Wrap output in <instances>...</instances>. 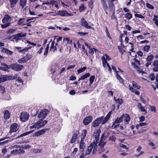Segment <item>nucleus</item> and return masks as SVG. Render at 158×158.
I'll use <instances>...</instances> for the list:
<instances>
[{
  "label": "nucleus",
  "instance_id": "1",
  "mask_svg": "<svg viewBox=\"0 0 158 158\" xmlns=\"http://www.w3.org/2000/svg\"><path fill=\"white\" fill-rule=\"evenodd\" d=\"M97 145L94 144V143H91L88 148L85 154V156L89 154L91 152L92 150L93 149V153H95L97 152Z\"/></svg>",
  "mask_w": 158,
  "mask_h": 158
},
{
  "label": "nucleus",
  "instance_id": "2",
  "mask_svg": "<svg viewBox=\"0 0 158 158\" xmlns=\"http://www.w3.org/2000/svg\"><path fill=\"white\" fill-rule=\"evenodd\" d=\"M10 67L11 69L19 71L23 69L24 68V66L17 63H14L10 65Z\"/></svg>",
  "mask_w": 158,
  "mask_h": 158
},
{
  "label": "nucleus",
  "instance_id": "3",
  "mask_svg": "<svg viewBox=\"0 0 158 158\" xmlns=\"http://www.w3.org/2000/svg\"><path fill=\"white\" fill-rule=\"evenodd\" d=\"M33 131V130L31 131H29L26 132L25 133H23L21 134L19 136L16 138H15V137L14 138L13 137H11V138H9L10 139L6 140L4 141L5 143H8V142H10L11 141H12L14 139H17V138H19V137L25 136L29 134L32 133Z\"/></svg>",
  "mask_w": 158,
  "mask_h": 158
},
{
  "label": "nucleus",
  "instance_id": "4",
  "mask_svg": "<svg viewBox=\"0 0 158 158\" xmlns=\"http://www.w3.org/2000/svg\"><path fill=\"white\" fill-rule=\"evenodd\" d=\"M49 113V111L46 109L41 110L38 115L39 118H44Z\"/></svg>",
  "mask_w": 158,
  "mask_h": 158
},
{
  "label": "nucleus",
  "instance_id": "5",
  "mask_svg": "<svg viewBox=\"0 0 158 158\" xmlns=\"http://www.w3.org/2000/svg\"><path fill=\"white\" fill-rule=\"evenodd\" d=\"M88 23H87V21L84 19L82 18L81 20V25L82 26L87 29H94V28L91 27L90 26L88 25Z\"/></svg>",
  "mask_w": 158,
  "mask_h": 158
},
{
  "label": "nucleus",
  "instance_id": "6",
  "mask_svg": "<svg viewBox=\"0 0 158 158\" xmlns=\"http://www.w3.org/2000/svg\"><path fill=\"white\" fill-rule=\"evenodd\" d=\"M57 15L62 16H70L73 15V14L68 13L67 11L64 10L58 11Z\"/></svg>",
  "mask_w": 158,
  "mask_h": 158
},
{
  "label": "nucleus",
  "instance_id": "7",
  "mask_svg": "<svg viewBox=\"0 0 158 158\" xmlns=\"http://www.w3.org/2000/svg\"><path fill=\"white\" fill-rule=\"evenodd\" d=\"M103 118V116H102L95 120L93 123V126L94 127H96L99 126L102 122Z\"/></svg>",
  "mask_w": 158,
  "mask_h": 158
},
{
  "label": "nucleus",
  "instance_id": "8",
  "mask_svg": "<svg viewBox=\"0 0 158 158\" xmlns=\"http://www.w3.org/2000/svg\"><path fill=\"white\" fill-rule=\"evenodd\" d=\"M29 115L27 113L25 112L22 113L20 116V120L23 122H26L28 119Z\"/></svg>",
  "mask_w": 158,
  "mask_h": 158
},
{
  "label": "nucleus",
  "instance_id": "9",
  "mask_svg": "<svg viewBox=\"0 0 158 158\" xmlns=\"http://www.w3.org/2000/svg\"><path fill=\"white\" fill-rule=\"evenodd\" d=\"M26 33L22 34V33H19L17 34L14 36L13 39L15 41L18 42V40H21L22 37L25 36Z\"/></svg>",
  "mask_w": 158,
  "mask_h": 158
},
{
  "label": "nucleus",
  "instance_id": "10",
  "mask_svg": "<svg viewBox=\"0 0 158 158\" xmlns=\"http://www.w3.org/2000/svg\"><path fill=\"white\" fill-rule=\"evenodd\" d=\"M25 153V151L22 148L14 150L11 152V154L14 155L18 154L21 155Z\"/></svg>",
  "mask_w": 158,
  "mask_h": 158
},
{
  "label": "nucleus",
  "instance_id": "11",
  "mask_svg": "<svg viewBox=\"0 0 158 158\" xmlns=\"http://www.w3.org/2000/svg\"><path fill=\"white\" fill-rule=\"evenodd\" d=\"M92 117L91 116H88L84 118L83 120V123L85 125H88L92 121Z\"/></svg>",
  "mask_w": 158,
  "mask_h": 158
},
{
  "label": "nucleus",
  "instance_id": "12",
  "mask_svg": "<svg viewBox=\"0 0 158 158\" xmlns=\"http://www.w3.org/2000/svg\"><path fill=\"white\" fill-rule=\"evenodd\" d=\"M153 57L154 56L153 55H151L147 57L146 59L147 63L146 64L147 67H148L151 64Z\"/></svg>",
  "mask_w": 158,
  "mask_h": 158
},
{
  "label": "nucleus",
  "instance_id": "13",
  "mask_svg": "<svg viewBox=\"0 0 158 158\" xmlns=\"http://www.w3.org/2000/svg\"><path fill=\"white\" fill-rule=\"evenodd\" d=\"M47 130L48 131V129H44L41 130L37 131L35 132L34 134H32L33 136H37L43 135L44 134Z\"/></svg>",
  "mask_w": 158,
  "mask_h": 158
},
{
  "label": "nucleus",
  "instance_id": "14",
  "mask_svg": "<svg viewBox=\"0 0 158 158\" xmlns=\"http://www.w3.org/2000/svg\"><path fill=\"white\" fill-rule=\"evenodd\" d=\"M10 128V133L16 132L18 129V125L16 123H14L11 125Z\"/></svg>",
  "mask_w": 158,
  "mask_h": 158
},
{
  "label": "nucleus",
  "instance_id": "15",
  "mask_svg": "<svg viewBox=\"0 0 158 158\" xmlns=\"http://www.w3.org/2000/svg\"><path fill=\"white\" fill-rule=\"evenodd\" d=\"M79 133V131L78 130H77L73 134L72 138L70 140V142L71 143H73L76 141L77 137Z\"/></svg>",
  "mask_w": 158,
  "mask_h": 158
},
{
  "label": "nucleus",
  "instance_id": "16",
  "mask_svg": "<svg viewBox=\"0 0 158 158\" xmlns=\"http://www.w3.org/2000/svg\"><path fill=\"white\" fill-rule=\"evenodd\" d=\"M1 48L2 49L1 51L3 53H6L9 55H11L13 54V52L12 51L9 50L6 48Z\"/></svg>",
  "mask_w": 158,
  "mask_h": 158
},
{
  "label": "nucleus",
  "instance_id": "17",
  "mask_svg": "<svg viewBox=\"0 0 158 158\" xmlns=\"http://www.w3.org/2000/svg\"><path fill=\"white\" fill-rule=\"evenodd\" d=\"M124 114H123L121 117L119 118L118 117L115 120V121L112 124V126L113 125L115 124V123H119L123 121V118H124Z\"/></svg>",
  "mask_w": 158,
  "mask_h": 158
},
{
  "label": "nucleus",
  "instance_id": "18",
  "mask_svg": "<svg viewBox=\"0 0 158 158\" xmlns=\"http://www.w3.org/2000/svg\"><path fill=\"white\" fill-rule=\"evenodd\" d=\"M138 107L141 111L144 112V114H146L147 113V111L145 109L144 107L142 106L141 103H138Z\"/></svg>",
  "mask_w": 158,
  "mask_h": 158
},
{
  "label": "nucleus",
  "instance_id": "19",
  "mask_svg": "<svg viewBox=\"0 0 158 158\" xmlns=\"http://www.w3.org/2000/svg\"><path fill=\"white\" fill-rule=\"evenodd\" d=\"M10 77V76L0 75V83L6 81Z\"/></svg>",
  "mask_w": 158,
  "mask_h": 158
},
{
  "label": "nucleus",
  "instance_id": "20",
  "mask_svg": "<svg viewBox=\"0 0 158 158\" xmlns=\"http://www.w3.org/2000/svg\"><path fill=\"white\" fill-rule=\"evenodd\" d=\"M55 40V38L54 39V40L52 41V42L50 48V50L51 51H53V52H54L55 50H57V47L56 46H54L55 44V41L54 40Z\"/></svg>",
  "mask_w": 158,
  "mask_h": 158
},
{
  "label": "nucleus",
  "instance_id": "21",
  "mask_svg": "<svg viewBox=\"0 0 158 158\" xmlns=\"http://www.w3.org/2000/svg\"><path fill=\"white\" fill-rule=\"evenodd\" d=\"M59 65L57 64H54L52 65L50 70L52 73H54L56 71V69H57Z\"/></svg>",
  "mask_w": 158,
  "mask_h": 158
},
{
  "label": "nucleus",
  "instance_id": "22",
  "mask_svg": "<svg viewBox=\"0 0 158 158\" xmlns=\"http://www.w3.org/2000/svg\"><path fill=\"white\" fill-rule=\"evenodd\" d=\"M15 84L17 86H20L23 84V81L20 78H18L15 81Z\"/></svg>",
  "mask_w": 158,
  "mask_h": 158
},
{
  "label": "nucleus",
  "instance_id": "23",
  "mask_svg": "<svg viewBox=\"0 0 158 158\" xmlns=\"http://www.w3.org/2000/svg\"><path fill=\"white\" fill-rule=\"evenodd\" d=\"M99 135L98 133H96L95 135V139L94 140V141L92 143H94V144L97 145V144L98 143V141L99 140Z\"/></svg>",
  "mask_w": 158,
  "mask_h": 158
},
{
  "label": "nucleus",
  "instance_id": "24",
  "mask_svg": "<svg viewBox=\"0 0 158 158\" xmlns=\"http://www.w3.org/2000/svg\"><path fill=\"white\" fill-rule=\"evenodd\" d=\"M129 88L130 90L132 92H134L137 95H139V91L137 90L136 89H134L132 86H131V85H129Z\"/></svg>",
  "mask_w": 158,
  "mask_h": 158
},
{
  "label": "nucleus",
  "instance_id": "25",
  "mask_svg": "<svg viewBox=\"0 0 158 158\" xmlns=\"http://www.w3.org/2000/svg\"><path fill=\"white\" fill-rule=\"evenodd\" d=\"M85 139H81L80 143L79 148L80 149H82L84 148L85 147Z\"/></svg>",
  "mask_w": 158,
  "mask_h": 158
},
{
  "label": "nucleus",
  "instance_id": "26",
  "mask_svg": "<svg viewBox=\"0 0 158 158\" xmlns=\"http://www.w3.org/2000/svg\"><path fill=\"white\" fill-rule=\"evenodd\" d=\"M10 114L8 110H5L4 113V118L5 119H8L10 117Z\"/></svg>",
  "mask_w": 158,
  "mask_h": 158
},
{
  "label": "nucleus",
  "instance_id": "27",
  "mask_svg": "<svg viewBox=\"0 0 158 158\" xmlns=\"http://www.w3.org/2000/svg\"><path fill=\"white\" fill-rule=\"evenodd\" d=\"M39 125L40 126V128L42 127H43L45 124H47L48 123V121L46 120H44V121H39L38 122Z\"/></svg>",
  "mask_w": 158,
  "mask_h": 158
},
{
  "label": "nucleus",
  "instance_id": "28",
  "mask_svg": "<svg viewBox=\"0 0 158 158\" xmlns=\"http://www.w3.org/2000/svg\"><path fill=\"white\" fill-rule=\"evenodd\" d=\"M11 18L7 15L5 16L4 18L3 19L2 22L3 23H6L8 22V20H9Z\"/></svg>",
  "mask_w": 158,
  "mask_h": 158
},
{
  "label": "nucleus",
  "instance_id": "29",
  "mask_svg": "<svg viewBox=\"0 0 158 158\" xmlns=\"http://www.w3.org/2000/svg\"><path fill=\"white\" fill-rule=\"evenodd\" d=\"M27 0H20L19 2L20 5L22 6V8H23L25 5Z\"/></svg>",
  "mask_w": 158,
  "mask_h": 158
},
{
  "label": "nucleus",
  "instance_id": "30",
  "mask_svg": "<svg viewBox=\"0 0 158 158\" xmlns=\"http://www.w3.org/2000/svg\"><path fill=\"white\" fill-rule=\"evenodd\" d=\"M101 2L104 9L105 10L107 9H108V6L106 1L104 0H101Z\"/></svg>",
  "mask_w": 158,
  "mask_h": 158
},
{
  "label": "nucleus",
  "instance_id": "31",
  "mask_svg": "<svg viewBox=\"0 0 158 158\" xmlns=\"http://www.w3.org/2000/svg\"><path fill=\"white\" fill-rule=\"evenodd\" d=\"M30 128L31 129L34 128L38 129L40 128V126L39 125L38 122H37L36 123L34 124L32 126H30Z\"/></svg>",
  "mask_w": 158,
  "mask_h": 158
},
{
  "label": "nucleus",
  "instance_id": "32",
  "mask_svg": "<svg viewBox=\"0 0 158 158\" xmlns=\"http://www.w3.org/2000/svg\"><path fill=\"white\" fill-rule=\"evenodd\" d=\"M115 102L117 103H118V108H119L120 105H121L123 102V101L122 99L118 98L117 100H115Z\"/></svg>",
  "mask_w": 158,
  "mask_h": 158
},
{
  "label": "nucleus",
  "instance_id": "33",
  "mask_svg": "<svg viewBox=\"0 0 158 158\" xmlns=\"http://www.w3.org/2000/svg\"><path fill=\"white\" fill-rule=\"evenodd\" d=\"M18 0H10L11 7H13L17 2Z\"/></svg>",
  "mask_w": 158,
  "mask_h": 158
},
{
  "label": "nucleus",
  "instance_id": "34",
  "mask_svg": "<svg viewBox=\"0 0 158 158\" xmlns=\"http://www.w3.org/2000/svg\"><path fill=\"white\" fill-rule=\"evenodd\" d=\"M32 56L29 54H27V55L25 56L24 58L25 59V60L26 61V62H27L30 59H31Z\"/></svg>",
  "mask_w": 158,
  "mask_h": 158
},
{
  "label": "nucleus",
  "instance_id": "35",
  "mask_svg": "<svg viewBox=\"0 0 158 158\" xmlns=\"http://www.w3.org/2000/svg\"><path fill=\"white\" fill-rule=\"evenodd\" d=\"M95 78V77L94 76H91L90 77L89 79L90 83H89V86H90L93 83Z\"/></svg>",
  "mask_w": 158,
  "mask_h": 158
},
{
  "label": "nucleus",
  "instance_id": "36",
  "mask_svg": "<svg viewBox=\"0 0 158 158\" xmlns=\"http://www.w3.org/2000/svg\"><path fill=\"white\" fill-rule=\"evenodd\" d=\"M87 134V131L86 129H84L83 131V132L82 133V137L81 139H85V137L86 136Z\"/></svg>",
  "mask_w": 158,
  "mask_h": 158
},
{
  "label": "nucleus",
  "instance_id": "37",
  "mask_svg": "<svg viewBox=\"0 0 158 158\" xmlns=\"http://www.w3.org/2000/svg\"><path fill=\"white\" fill-rule=\"evenodd\" d=\"M90 76V74L89 73H85V74L82 76L81 77V79L82 80L85 79L87 78L88 77Z\"/></svg>",
  "mask_w": 158,
  "mask_h": 158
},
{
  "label": "nucleus",
  "instance_id": "38",
  "mask_svg": "<svg viewBox=\"0 0 158 158\" xmlns=\"http://www.w3.org/2000/svg\"><path fill=\"white\" fill-rule=\"evenodd\" d=\"M124 118H125V121L126 122H129L130 120V118L129 115L128 114H124Z\"/></svg>",
  "mask_w": 158,
  "mask_h": 158
},
{
  "label": "nucleus",
  "instance_id": "39",
  "mask_svg": "<svg viewBox=\"0 0 158 158\" xmlns=\"http://www.w3.org/2000/svg\"><path fill=\"white\" fill-rule=\"evenodd\" d=\"M31 48L30 47L29 48H24L20 50L19 51V52L20 53H24L25 52H27L28 51V50Z\"/></svg>",
  "mask_w": 158,
  "mask_h": 158
},
{
  "label": "nucleus",
  "instance_id": "40",
  "mask_svg": "<svg viewBox=\"0 0 158 158\" xmlns=\"http://www.w3.org/2000/svg\"><path fill=\"white\" fill-rule=\"evenodd\" d=\"M17 62L18 63L20 64H23L26 63V61L25 60V59H24L23 57L20 59L18 60Z\"/></svg>",
  "mask_w": 158,
  "mask_h": 158
},
{
  "label": "nucleus",
  "instance_id": "41",
  "mask_svg": "<svg viewBox=\"0 0 158 158\" xmlns=\"http://www.w3.org/2000/svg\"><path fill=\"white\" fill-rule=\"evenodd\" d=\"M66 41L67 42L68 44H71L72 43V40H70V39L67 37H64L63 39V41Z\"/></svg>",
  "mask_w": 158,
  "mask_h": 158
},
{
  "label": "nucleus",
  "instance_id": "42",
  "mask_svg": "<svg viewBox=\"0 0 158 158\" xmlns=\"http://www.w3.org/2000/svg\"><path fill=\"white\" fill-rule=\"evenodd\" d=\"M102 61L103 66L104 67H105L106 66V64L107 65V64H108L107 63V61H106L104 56L102 57Z\"/></svg>",
  "mask_w": 158,
  "mask_h": 158
},
{
  "label": "nucleus",
  "instance_id": "43",
  "mask_svg": "<svg viewBox=\"0 0 158 158\" xmlns=\"http://www.w3.org/2000/svg\"><path fill=\"white\" fill-rule=\"evenodd\" d=\"M25 18L20 19L18 21L17 24L20 25L24 22Z\"/></svg>",
  "mask_w": 158,
  "mask_h": 158
},
{
  "label": "nucleus",
  "instance_id": "44",
  "mask_svg": "<svg viewBox=\"0 0 158 158\" xmlns=\"http://www.w3.org/2000/svg\"><path fill=\"white\" fill-rule=\"evenodd\" d=\"M132 17V15L130 13H127L125 15V17L127 18L128 19H131Z\"/></svg>",
  "mask_w": 158,
  "mask_h": 158
},
{
  "label": "nucleus",
  "instance_id": "45",
  "mask_svg": "<svg viewBox=\"0 0 158 158\" xmlns=\"http://www.w3.org/2000/svg\"><path fill=\"white\" fill-rule=\"evenodd\" d=\"M86 69V67H84L80 69L77 70V72L78 73H80L83 72Z\"/></svg>",
  "mask_w": 158,
  "mask_h": 158
},
{
  "label": "nucleus",
  "instance_id": "46",
  "mask_svg": "<svg viewBox=\"0 0 158 158\" xmlns=\"http://www.w3.org/2000/svg\"><path fill=\"white\" fill-rule=\"evenodd\" d=\"M149 107L150 110L151 111L153 112L154 113H156V109L155 106L150 105Z\"/></svg>",
  "mask_w": 158,
  "mask_h": 158
},
{
  "label": "nucleus",
  "instance_id": "47",
  "mask_svg": "<svg viewBox=\"0 0 158 158\" xmlns=\"http://www.w3.org/2000/svg\"><path fill=\"white\" fill-rule=\"evenodd\" d=\"M106 143L104 141H102L101 140L100 141L99 143L98 144V146L99 147H104V145L106 144Z\"/></svg>",
  "mask_w": 158,
  "mask_h": 158
},
{
  "label": "nucleus",
  "instance_id": "48",
  "mask_svg": "<svg viewBox=\"0 0 158 158\" xmlns=\"http://www.w3.org/2000/svg\"><path fill=\"white\" fill-rule=\"evenodd\" d=\"M5 24H2L1 27L3 28H5L8 27L10 24V22H7L4 23Z\"/></svg>",
  "mask_w": 158,
  "mask_h": 158
},
{
  "label": "nucleus",
  "instance_id": "49",
  "mask_svg": "<svg viewBox=\"0 0 158 158\" xmlns=\"http://www.w3.org/2000/svg\"><path fill=\"white\" fill-rule=\"evenodd\" d=\"M23 150V149H29L31 147V146L28 144H27V145H25L24 146H21Z\"/></svg>",
  "mask_w": 158,
  "mask_h": 158
},
{
  "label": "nucleus",
  "instance_id": "50",
  "mask_svg": "<svg viewBox=\"0 0 158 158\" xmlns=\"http://www.w3.org/2000/svg\"><path fill=\"white\" fill-rule=\"evenodd\" d=\"M1 65L2 66V67H5L6 69L7 70L8 69L10 68V65L9 66L7 65L6 64L4 63H2L1 64Z\"/></svg>",
  "mask_w": 158,
  "mask_h": 158
},
{
  "label": "nucleus",
  "instance_id": "51",
  "mask_svg": "<svg viewBox=\"0 0 158 158\" xmlns=\"http://www.w3.org/2000/svg\"><path fill=\"white\" fill-rule=\"evenodd\" d=\"M116 76L118 80H119L121 82H122L123 81V79L121 78V76L118 75V74L117 73H116Z\"/></svg>",
  "mask_w": 158,
  "mask_h": 158
},
{
  "label": "nucleus",
  "instance_id": "52",
  "mask_svg": "<svg viewBox=\"0 0 158 158\" xmlns=\"http://www.w3.org/2000/svg\"><path fill=\"white\" fill-rule=\"evenodd\" d=\"M133 86H132L134 89H139L140 88V87L139 85H136V84L134 83V81L132 82Z\"/></svg>",
  "mask_w": 158,
  "mask_h": 158
},
{
  "label": "nucleus",
  "instance_id": "53",
  "mask_svg": "<svg viewBox=\"0 0 158 158\" xmlns=\"http://www.w3.org/2000/svg\"><path fill=\"white\" fill-rule=\"evenodd\" d=\"M150 46L149 45H146L144 47L143 49L145 52H148L150 48Z\"/></svg>",
  "mask_w": 158,
  "mask_h": 158
},
{
  "label": "nucleus",
  "instance_id": "54",
  "mask_svg": "<svg viewBox=\"0 0 158 158\" xmlns=\"http://www.w3.org/2000/svg\"><path fill=\"white\" fill-rule=\"evenodd\" d=\"M86 8L84 5L82 4L81 6L79 7V10L80 12H82L84 11Z\"/></svg>",
  "mask_w": 158,
  "mask_h": 158
},
{
  "label": "nucleus",
  "instance_id": "55",
  "mask_svg": "<svg viewBox=\"0 0 158 158\" xmlns=\"http://www.w3.org/2000/svg\"><path fill=\"white\" fill-rule=\"evenodd\" d=\"M116 137L114 135H112L109 138V140H111L113 142H115L116 140Z\"/></svg>",
  "mask_w": 158,
  "mask_h": 158
},
{
  "label": "nucleus",
  "instance_id": "56",
  "mask_svg": "<svg viewBox=\"0 0 158 158\" xmlns=\"http://www.w3.org/2000/svg\"><path fill=\"white\" fill-rule=\"evenodd\" d=\"M109 119V118L106 116L104 119H103L102 120V124H104L106 122H107Z\"/></svg>",
  "mask_w": 158,
  "mask_h": 158
},
{
  "label": "nucleus",
  "instance_id": "57",
  "mask_svg": "<svg viewBox=\"0 0 158 158\" xmlns=\"http://www.w3.org/2000/svg\"><path fill=\"white\" fill-rule=\"evenodd\" d=\"M93 3L94 1L93 0H91L88 3L89 6L91 9H92V8L93 6L92 5L93 4Z\"/></svg>",
  "mask_w": 158,
  "mask_h": 158
},
{
  "label": "nucleus",
  "instance_id": "58",
  "mask_svg": "<svg viewBox=\"0 0 158 158\" xmlns=\"http://www.w3.org/2000/svg\"><path fill=\"white\" fill-rule=\"evenodd\" d=\"M146 6L152 10L154 9V7L152 5L148 3H146Z\"/></svg>",
  "mask_w": 158,
  "mask_h": 158
},
{
  "label": "nucleus",
  "instance_id": "59",
  "mask_svg": "<svg viewBox=\"0 0 158 158\" xmlns=\"http://www.w3.org/2000/svg\"><path fill=\"white\" fill-rule=\"evenodd\" d=\"M15 31V29H10L9 30H8L7 31V33L8 34H11L14 32V31Z\"/></svg>",
  "mask_w": 158,
  "mask_h": 158
},
{
  "label": "nucleus",
  "instance_id": "60",
  "mask_svg": "<svg viewBox=\"0 0 158 158\" xmlns=\"http://www.w3.org/2000/svg\"><path fill=\"white\" fill-rule=\"evenodd\" d=\"M135 17L138 18H139L144 19V16H142L141 15L138 14H135Z\"/></svg>",
  "mask_w": 158,
  "mask_h": 158
},
{
  "label": "nucleus",
  "instance_id": "61",
  "mask_svg": "<svg viewBox=\"0 0 158 158\" xmlns=\"http://www.w3.org/2000/svg\"><path fill=\"white\" fill-rule=\"evenodd\" d=\"M149 78L152 81H153L154 80L155 76L153 74H151L149 76Z\"/></svg>",
  "mask_w": 158,
  "mask_h": 158
},
{
  "label": "nucleus",
  "instance_id": "62",
  "mask_svg": "<svg viewBox=\"0 0 158 158\" xmlns=\"http://www.w3.org/2000/svg\"><path fill=\"white\" fill-rule=\"evenodd\" d=\"M45 4H46L48 6H49L50 5V0H47L44 1V2L43 3V5H44Z\"/></svg>",
  "mask_w": 158,
  "mask_h": 158
},
{
  "label": "nucleus",
  "instance_id": "63",
  "mask_svg": "<svg viewBox=\"0 0 158 158\" xmlns=\"http://www.w3.org/2000/svg\"><path fill=\"white\" fill-rule=\"evenodd\" d=\"M56 2L54 0H50V5H51L52 6L55 5V4L56 3Z\"/></svg>",
  "mask_w": 158,
  "mask_h": 158
},
{
  "label": "nucleus",
  "instance_id": "64",
  "mask_svg": "<svg viewBox=\"0 0 158 158\" xmlns=\"http://www.w3.org/2000/svg\"><path fill=\"white\" fill-rule=\"evenodd\" d=\"M153 65L154 66H158V60H157L154 61L153 64Z\"/></svg>",
  "mask_w": 158,
  "mask_h": 158
}]
</instances>
